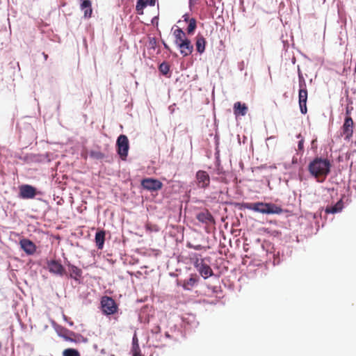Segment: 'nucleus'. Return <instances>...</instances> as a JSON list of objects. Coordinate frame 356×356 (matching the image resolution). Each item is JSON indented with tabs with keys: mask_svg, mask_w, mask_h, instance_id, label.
I'll return each instance as SVG.
<instances>
[{
	"mask_svg": "<svg viewBox=\"0 0 356 356\" xmlns=\"http://www.w3.org/2000/svg\"><path fill=\"white\" fill-rule=\"evenodd\" d=\"M331 166V163L327 159L316 157L309 163L308 170L313 177L323 181L330 172Z\"/></svg>",
	"mask_w": 356,
	"mask_h": 356,
	"instance_id": "nucleus-1",
	"label": "nucleus"
},
{
	"mask_svg": "<svg viewBox=\"0 0 356 356\" xmlns=\"http://www.w3.org/2000/svg\"><path fill=\"white\" fill-rule=\"evenodd\" d=\"M243 207L248 210L262 214H280L282 212V209L280 207L273 203L247 202L243 204Z\"/></svg>",
	"mask_w": 356,
	"mask_h": 356,
	"instance_id": "nucleus-2",
	"label": "nucleus"
},
{
	"mask_svg": "<svg viewBox=\"0 0 356 356\" xmlns=\"http://www.w3.org/2000/svg\"><path fill=\"white\" fill-rule=\"evenodd\" d=\"M101 308L105 315H112L118 312V306L111 297L103 296L101 299Z\"/></svg>",
	"mask_w": 356,
	"mask_h": 356,
	"instance_id": "nucleus-3",
	"label": "nucleus"
},
{
	"mask_svg": "<svg viewBox=\"0 0 356 356\" xmlns=\"http://www.w3.org/2000/svg\"><path fill=\"white\" fill-rule=\"evenodd\" d=\"M210 176L207 171L200 170L195 174V184L197 188L206 189L210 185Z\"/></svg>",
	"mask_w": 356,
	"mask_h": 356,
	"instance_id": "nucleus-4",
	"label": "nucleus"
},
{
	"mask_svg": "<svg viewBox=\"0 0 356 356\" xmlns=\"http://www.w3.org/2000/svg\"><path fill=\"white\" fill-rule=\"evenodd\" d=\"M118 153L122 160H125L129 151V140L125 135H120L117 140Z\"/></svg>",
	"mask_w": 356,
	"mask_h": 356,
	"instance_id": "nucleus-5",
	"label": "nucleus"
},
{
	"mask_svg": "<svg viewBox=\"0 0 356 356\" xmlns=\"http://www.w3.org/2000/svg\"><path fill=\"white\" fill-rule=\"evenodd\" d=\"M196 218L200 222L204 224L206 227L215 225L216 224L213 216L207 209H204V210L197 213L196 214Z\"/></svg>",
	"mask_w": 356,
	"mask_h": 356,
	"instance_id": "nucleus-6",
	"label": "nucleus"
},
{
	"mask_svg": "<svg viewBox=\"0 0 356 356\" xmlns=\"http://www.w3.org/2000/svg\"><path fill=\"white\" fill-rule=\"evenodd\" d=\"M37 195L36 188L29 184L19 186V197L22 199H33Z\"/></svg>",
	"mask_w": 356,
	"mask_h": 356,
	"instance_id": "nucleus-7",
	"label": "nucleus"
},
{
	"mask_svg": "<svg viewBox=\"0 0 356 356\" xmlns=\"http://www.w3.org/2000/svg\"><path fill=\"white\" fill-rule=\"evenodd\" d=\"M142 186L148 191H156L161 189L163 184L158 179L147 178L142 181Z\"/></svg>",
	"mask_w": 356,
	"mask_h": 356,
	"instance_id": "nucleus-8",
	"label": "nucleus"
},
{
	"mask_svg": "<svg viewBox=\"0 0 356 356\" xmlns=\"http://www.w3.org/2000/svg\"><path fill=\"white\" fill-rule=\"evenodd\" d=\"M47 268L51 273L56 275L63 276L65 274V270L60 261L56 260H50L47 262Z\"/></svg>",
	"mask_w": 356,
	"mask_h": 356,
	"instance_id": "nucleus-9",
	"label": "nucleus"
},
{
	"mask_svg": "<svg viewBox=\"0 0 356 356\" xmlns=\"http://www.w3.org/2000/svg\"><path fill=\"white\" fill-rule=\"evenodd\" d=\"M354 122L350 116H346L342 127L343 134L345 138L349 140L353 134Z\"/></svg>",
	"mask_w": 356,
	"mask_h": 356,
	"instance_id": "nucleus-10",
	"label": "nucleus"
},
{
	"mask_svg": "<svg viewBox=\"0 0 356 356\" xmlns=\"http://www.w3.org/2000/svg\"><path fill=\"white\" fill-rule=\"evenodd\" d=\"M199 281V278L196 274H191L188 280L184 281L177 280V285L181 286L184 290L190 291L195 286Z\"/></svg>",
	"mask_w": 356,
	"mask_h": 356,
	"instance_id": "nucleus-11",
	"label": "nucleus"
},
{
	"mask_svg": "<svg viewBox=\"0 0 356 356\" xmlns=\"http://www.w3.org/2000/svg\"><path fill=\"white\" fill-rule=\"evenodd\" d=\"M19 245L21 248L29 255L33 254L36 251V245L29 239H21Z\"/></svg>",
	"mask_w": 356,
	"mask_h": 356,
	"instance_id": "nucleus-12",
	"label": "nucleus"
},
{
	"mask_svg": "<svg viewBox=\"0 0 356 356\" xmlns=\"http://www.w3.org/2000/svg\"><path fill=\"white\" fill-rule=\"evenodd\" d=\"M308 92L307 90H299L298 92V103L300 109V112L302 114H306L307 112V101Z\"/></svg>",
	"mask_w": 356,
	"mask_h": 356,
	"instance_id": "nucleus-13",
	"label": "nucleus"
},
{
	"mask_svg": "<svg viewBox=\"0 0 356 356\" xmlns=\"http://www.w3.org/2000/svg\"><path fill=\"white\" fill-rule=\"evenodd\" d=\"M248 107L245 103L241 102H236L234 104L233 111L236 118L238 116H244L247 114Z\"/></svg>",
	"mask_w": 356,
	"mask_h": 356,
	"instance_id": "nucleus-14",
	"label": "nucleus"
},
{
	"mask_svg": "<svg viewBox=\"0 0 356 356\" xmlns=\"http://www.w3.org/2000/svg\"><path fill=\"white\" fill-rule=\"evenodd\" d=\"M180 50V54L183 56H187L190 55L193 51V46L189 39L185 40L184 42L177 45Z\"/></svg>",
	"mask_w": 356,
	"mask_h": 356,
	"instance_id": "nucleus-15",
	"label": "nucleus"
},
{
	"mask_svg": "<svg viewBox=\"0 0 356 356\" xmlns=\"http://www.w3.org/2000/svg\"><path fill=\"white\" fill-rule=\"evenodd\" d=\"M156 0H137L136 10L138 15L143 14L144 8L147 6H154L155 5Z\"/></svg>",
	"mask_w": 356,
	"mask_h": 356,
	"instance_id": "nucleus-16",
	"label": "nucleus"
},
{
	"mask_svg": "<svg viewBox=\"0 0 356 356\" xmlns=\"http://www.w3.org/2000/svg\"><path fill=\"white\" fill-rule=\"evenodd\" d=\"M67 267L71 278L78 281L82 277V270L81 268L71 264H68Z\"/></svg>",
	"mask_w": 356,
	"mask_h": 356,
	"instance_id": "nucleus-17",
	"label": "nucleus"
},
{
	"mask_svg": "<svg viewBox=\"0 0 356 356\" xmlns=\"http://www.w3.org/2000/svg\"><path fill=\"white\" fill-rule=\"evenodd\" d=\"M206 40L204 36L201 34H197L195 38V47L197 51L202 54L205 51Z\"/></svg>",
	"mask_w": 356,
	"mask_h": 356,
	"instance_id": "nucleus-18",
	"label": "nucleus"
},
{
	"mask_svg": "<svg viewBox=\"0 0 356 356\" xmlns=\"http://www.w3.org/2000/svg\"><path fill=\"white\" fill-rule=\"evenodd\" d=\"M173 35L175 36V43L177 46L184 42L185 40H188L186 36V33L181 28H177L176 29L173 30Z\"/></svg>",
	"mask_w": 356,
	"mask_h": 356,
	"instance_id": "nucleus-19",
	"label": "nucleus"
},
{
	"mask_svg": "<svg viewBox=\"0 0 356 356\" xmlns=\"http://www.w3.org/2000/svg\"><path fill=\"white\" fill-rule=\"evenodd\" d=\"M197 271L204 279H207L213 275L211 268L205 263L201 265Z\"/></svg>",
	"mask_w": 356,
	"mask_h": 356,
	"instance_id": "nucleus-20",
	"label": "nucleus"
},
{
	"mask_svg": "<svg viewBox=\"0 0 356 356\" xmlns=\"http://www.w3.org/2000/svg\"><path fill=\"white\" fill-rule=\"evenodd\" d=\"M105 231L99 230L95 234V243L98 249L102 250L104 247V241H105Z\"/></svg>",
	"mask_w": 356,
	"mask_h": 356,
	"instance_id": "nucleus-21",
	"label": "nucleus"
},
{
	"mask_svg": "<svg viewBox=\"0 0 356 356\" xmlns=\"http://www.w3.org/2000/svg\"><path fill=\"white\" fill-rule=\"evenodd\" d=\"M81 8L83 10L84 17L89 18L91 17L92 10L91 6V1L90 0H84L81 4Z\"/></svg>",
	"mask_w": 356,
	"mask_h": 356,
	"instance_id": "nucleus-22",
	"label": "nucleus"
},
{
	"mask_svg": "<svg viewBox=\"0 0 356 356\" xmlns=\"http://www.w3.org/2000/svg\"><path fill=\"white\" fill-rule=\"evenodd\" d=\"M190 260L197 270H198L201 265L204 263V259L200 258V255L196 253L191 255Z\"/></svg>",
	"mask_w": 356,
	"mask_h": 356,
	"instance_id": "nucleus-23",
	"label": "nucleus"
},
{
	"mask_svg": "<svg viewBox=\"0 0 356 356\" xmlns=\"http://www.w3.org/2000/svg\"><path fill=\"white\" fill-rule=\"evenodd\" d=\"M138 338L136 335L133 337V346H132V352L133 356H141L140 350L138 342Z\"/></svg>",
	"mask_w": 356,
	"mask_h": 356,
	"instance_id": "nucleus-24",
	"label": "nucleus"
},
{
	"mask_svg": "<svg viewBox=\"0 0 356 356\" xmlns=\"http://www.w3.org/2000/svg\"><path fill=\"white\" fill-rule=\"evenodd\" d=\"M342 209L341 202H337L334 206L327 207L325 209L326 213H335L340 211Z\"/></svg>",
	"mask_w": 356,
	"mask_h": 356,
	"instance_id": "nucleus-25",
	"label": "nucleus"
},
{
	"mask_svg": "<svg viewBox=\"0 0 356 356\" xmlns=\"http://www.w3.org/2000/svg\"><path fill=\"white\" fill-rule=\"evenodd\" d=\"M197 27L196 20L195 18H191L189 19V23L187 27V33L188 34H192L195 31Z\"/></svg>",
	"mask_w": 356,
	"mask_h": 356,
	"instance_id": "nucleus-26",
	"label": "nucleus"
},
{
	"mask_svg": "<svg viewBox=\"0 0 356 356\" xmlns=\"http://www.w3.org/2000/svg\"><path fill=\"white\" fill-rule=\"evenodd\" d=\"M63 356H80V353L76 349L67 348L63 350Z\"/></svg>",
	"mask_w": 356,
	"mask_h": 356,
	"instance_id": "nucleus-27",
	"label": "nucleus"
},
{
	"mask_svg": "<svg viewBox=\"0 0 356 356\" xmlns=\"http://www.w3.org/2000/svg\"><path fill=\"white\" fill-rule=\"evenodd\" d=\"M90 156L95 159H102L104 158V154L100 151L91 150Z\"/></svg>",
	"mask_w": 356,
	"mask_h": 356,
	"instance_id": "nucleus-28",
	"label": "nucleus"
},
{
	"mask_svg": "<svg viewBox=\"0 0 356 356\" xmlns=\"http://www.w3.org/2000/svg\"><path fill=\"white\" fill-rule=\"evenodd\" d=\"M159 71L163 74H165L166 75L169 70H170V67H169V65L167 63H162L160 65H159Z\"/></svg>",
	"mask_w": 356,
	"mask_h": 356,
	"instance_id": "nucleus-29",
	"label": "nucleus"
},
{
	"mask_svg": "<svg viewBox=\"0 0 356 356\" xmlns=\"http://www.w3.org/2000/svg\"><path fill=\"white\" fill-rule=\"evenodd\" d=\"M298 79L300 90H307L306 82L302 75L299 74Z\"/></svg>",
	"mask_w": 356,
	"mask_h": 356,
	"instance_id": "nucleus-30",
	"label": "nucleus"
},
{
	"mask_svg": "<svg viewBox=\"0 0 356 356\" xmlns=\"http://www.w3.org/2000/svg\"><path fill=\"white\" fill-rule=\"evenodd\" d=\"M298 138H301L299 142H298V149L300 150V151H303V149H304V139L302 138L301 136V134H298Z\"/></svg>",
	"mask_w": 356,
	"mask_h": 356,
	"instance_id": "nucleus-31",
	"label": "nucleus"
},
{
	"mask_svg": "<svg viewBox=\"0 0 356 356\" xmlns=\"http://www.w3.org/2000/svg\"><path fill=\"white\" fill-rule=\"evenodd\" d=\"M157 41L155 38H149V45L151 48L155 49L156 47Z\"/></svg>",
	"mask_w": 356,
	"mask_h": 356,
	"instance_id": "nucleus-32",
	"label": "nucleus"
},
{
	"mask_svg": "<svg viewBox=\"0 0 356 356\" xmlns=\"http://www.w3.org/2000/svg\"><path fill=\"white\" fill-rule=\"evenodd\" d=\"M188 247L193 248V249L197 250H201L202 248L201 245H188Z\"/></svg>",
	"mask_w": 356,
	"mask_h": 356,
	"instance_id": "nucleus-33",
	"label": "nucleus"
},
{
	"mask_svg": "<svg viewBox=\"0 0 356 356\" xmlns=\"http://www.w3.org/2000/svg\"><path fill=\"white\" fill-rule=\"evenodd\" d=\"M199 0H189V6L190 7L194 6Z\"/></svg>",
	"mask_w": 356,
	"mask_h": 356,
	"instance_id": "nucleus-34",
	"label": "nucleus"
},
{
	"mask_svg": "<svg viewBox=\"0 0 356 356\" xmlns=\"http://www.w3.org/2000/svg\"><path fill=\"white\" fill-rule=\"evenodd\" d=\"M152 332L155 333H159L161 332V327L159 326H156L152 330Z\"/></svg>",
	"mask_w": 356,
	"mask_h": 356,
	"instance_id": "nucleus-35",
	"label": "nucleus"
},
{
	"mask_svg": "<svg viewBox=\"0 0 356 356\" xmlns=\"http://www.w3.org/2000/svg\"><path fill=\"white\" fill-rule=\"evenodd\" d=\"M163 44L164 48H165V49L170 50V47H169V46H168V44H167L164 41H163Z\"/></svg>",
	"mask_w": 356,
	"mask_h": 356,
	"instance_id": "nucleus-36",
	"label": "nucleus"
},
{
	"mask_svg": "<svg viewBox=\"0 0 356 356\" xmlns=\"http://www.w3.org/2000/svg\"><path fill=\"white\" fill-rule=\"evenodd\" d=\"M42 54H43V56H44V60H47V58H48V55H47V54H46L45 53H43Z\"/></svg>",
	"mask_w": 356,
	"mask_h": 356,
	"instance_id": "nucleus-37",
	"label": "nucleus"
},
{
	"mask_svg": "<svg viewBox=\"0 0 356 356\" xmlns=\"http://www.w3.org/2000/svg\"><path fill=\"white\" fill-rule=\"evenodd\" d=\"M346 116H350V113L348 109L346 110Z\"/></svg>",
	"mask_w": 356,
	"mask_h": 356,
	"instance_id": "nucleus-38",
	"label": "nucleus"
},
{
	"mask_svg": "<svg viewBox=\"0 0 356 356\" xmlns=\"http://www.w3.org/2000/svg\"><path fill=\"white\" fill-rule=\"evenodd\" d=\"M165 335L167 338H170V335L168 334V332H166Z\"/></svg>",
	"mask_w": 356,
	"mask_h": 356,
	"instance_id": "nucleus-39",
	"label": "nucleus"
}]
</instances>
